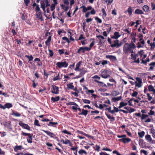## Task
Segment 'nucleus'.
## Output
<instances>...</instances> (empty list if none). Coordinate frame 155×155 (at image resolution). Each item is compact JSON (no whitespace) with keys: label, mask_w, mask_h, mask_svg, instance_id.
<instances>
[{"label":"nucleus","mask_w":155,"mask_h":155,"mask_svg":"<svg viewBox=\"0 0 155 155\" xmlns=\"http://www.w3.org/2000/svg\"><path fill=\"white\" fill-rule=\"evenodd\" d=\"M82 63L81 61H79L76 65V68L75 69V70L76 71H81V69H79V67Z\"/></svg>","instance_id":"4468645a"},{"label":"nucleus","mask_w":155,"mask_h":155,"mask_svg":"<svg viewBox=\"0 0 155 155\" xmlns=\"http://www.w3.org/2000/svg\"><path fill=\"white\" fill-rule=\"evenodd\" d=\"M148 101H150L153 98L152 97L150 96L149 93H147V94Z\"/></svg>","instance_id":"603ef678"},{"label":"nucleus","mask_w":155,"mask_h":155,"mask_svg":"<svg viewBox=\"0 0 155 155\" xmlns=\"http://www.w3.org/2000/svg\"><path fill=\"white\" fill-rule=\"evenodd\" d=\"M120 36V35H119V32H115L114 33V36L112 37L111 38L117 39Z\"/></svg>","instance_id":"2eb2a0df"},{"label":"nucleus","mask_w":155,"mask_h":155,"mask_svg":"<svg viewBox=\"0 0 155 155\" xmlns=\"http://www.w3.org/2000/svg\"><path fill=\"white\" fill-rule=\"evenodd\" d=\"M128 45L131 48L135 49L136 47L135 45L134 44L132 41H131V43L130 45Z\"/></svg>","instance_id":"c756f323"},{"label":"nucleus","mask_w":155,"mask_h":155,"mask_svg":"<svg viewBox=\"0 0 155 155\" xmlns=\"http://www.w3.org/2000/svg\"><path fill=\"white\" fill-rule=\"evenodd\" d=\"M132 8L131 7H129L128 8L127 12L130 15H131L132 14Z\"/></svg>","instance_id":"2f4dec72"},{"label":"nucleus","mask_w":155,"mask_h":155,"mask_svg":"<svg viewBox=\"0 0 155 155\" xmlns=\"http://www.w3.org/2000/svg\"><path fill=\"white\" fill-rule=\"evenodd\" d=\"M57 4H55V3H53L51 6V10L53 11L55 9V5Z\"/></svg>","instance_id":"49530a36"},{"label":"nucleus","mask_w":155,"mask_h":155,"mask_svg":"<svg viewBox=\"0 0 155 155\" xmlns=\"http://www.w3.org/2000/svg\"><path fill=\"white\" fill-rule=\"evenodd\" d=\"M127 104V103H125L124 102H121L120 104V106L118 107L119 108H121L126 106Z\"/></svg>","instance_id":"4be33fe9"},{"label":"nucleus","mask_w":155,"mask_h":155,"mask_svg":"<svg viewBox=\"0 0 155 155\" xmlns=\"http://www.w3.org/2000/svg\"><path fill=\"white\" fill-rule=\"evenodd\" d=\"M140 153H143L145 155H147V151L144 150H140Z\"/></svg>","instance_id":"5fc2aeb1"},{"label":"nucleus","mask_w":155,"mask_h":155,"mask_svg":"<svg viewBox=\"0 0 155 155\" xmlns=\"http://www.w3.org/2000/svg\"><path fill=\"white\" fill-rule=\"evenodd\" d=\"M48 50L49 52V55L51 57H52V56H53L54 54V53L53 52L52 50L49 49H48Z\"/></svg>","instance_id":"c03bdc74"},{"label":"nucleus","mask_w":155,"mask_h":155,"mask_svg":"<svg viewBox=\"0 0 155 155\" xmlns=\"http://www.w3.org/2000/svg\"><path fill=\"white\" fill-rule=\"evenodd\" d=\"M81 51H82V52L83 53H84L85 52V50H84V47H80L79 49H78V51H77V52L78 53H80V52Z\"/></svg>","instance_id":"cd10ccee"},{"label":"nucleus","mask_w":155,"mask_h":155,"mask_svg":"<svg viewBox=\"0 0 155 155\" xmlns=\"http://www.w3.org/2000/svg\"><path fill=\"white\" fill-rule=\"evenodd\" d=\"M148 89L150 91H152L154 89L152 85H150L148 87Z\"/></svg>","instance_id":"58836bf2"},{"label":"nucleus","mask_w":155,"mask_h":155,"mask_svg":"<svg viewBox=\"0 0 155 155\" xmlns=\"http://www.w3.org/2000/svg\"><path fill=\"white\" fill-rule=\"evenodd\" d=\"M150 132L151 133L152 135L153 134H155V130L153 128H151L150 129Z\"/></svg>","instance_id":"69168bd1"},{"label":"nucleus","mask_w":155,"mask_h":155,"mask_svg":"<svg viewBox=\"0 0 155 155\" xmlns=\"http://www.w3.org/2000/svg\"><path fill=\"white\" fill-rule=\"evenodd\" d=\"M142 62L141 63L143 64L146 65L147 63V62H149L150 61V60L149 58H147V59L146 61H144L143 59H142Z\"/></svg>","instance_id":"72a5a7b5"},{"label":"nucleus","mask_w":155,"mask_h":155,"mask_svg":"<svg viewBox=\"0 0 155 155\" xmlns=\"http://www.w3.org/2000/svg\"><path fill=\"white\" fill-rule=\"evenodd\" d=\"M82 100L83 102L85 104H90L91 102L90 101L88 100L83 99Z\"/></svg>","instance_id":"e433bc0d"},{"label":"nucleus","mask_w":155,"mask_h":155,"mask_svg":"<svg viewBox=\"0 0 155 155\" xmlns=\"http://www.w3.org/2000/svg\"><path fill=\"white\" fill-rule=\"evenodd\" d=\"M106 58L107 59H109L111 61H117V59L115 56L112 55H107Z\"/></svg>","instance_id":"1a4fd4ad"},{"label":"nucleus","mask_w":155,"mask_h":155,"mask_svg":"<svg viewBox=\"0 0 155 155\" xmlns=\"http://www.w3.org/2000/svg\"><path fill=\"white\" fill-rule=\"evenodd\" d=\"M138 94L137 92L136 91H134L132 94L131 96L133 97H136Z\"/></svg>","instance_id":"09e8293b"},{"label":"nucleus","mask_w":155,"mask_h":155,"mask_svg":"<svg viewBox=\"0 0 155 155\" xmlns=\"http://www.w3.org/2000/svg\"><path fill=\"white\" fill-rule=\"evenodd\" d=\"M111 72L107 70H104L103 71L101 74V76L104 78H107L110 77Z\"/></svg>","instance_id":"7ed1b4c3"},{"label":"nucleus","mask_w":155,"mask_h":155,"mask_svg":"<svg viewBox=\"0 0 155 155\" xmlns=\"http://www.w3.org/2000/svg\"><path fill=\"white\" fill-rule=\"evenodd\" d=\"M56 65L60 68L62 67L66 68L68 65V63L65 61L62 62H59L57 63Z\"/></svg>","instance_id":"39448f33"},{"label":"nucleus","mask_w":155,"mask_h":155,"mask_svg":"<svg viewBox=\"0 0 155 155\" xmlns=\"http://www.w3.org/2000/svg\"><path fill=\"white\" fill-rule=\"evenodd\" d=\"M137 81L135 82V87H137L138 88L141 87L142 86V80L140 78L137 77L136 78Z\"/></svg>","instance_id":"423d86ee"},{"label":"nucleus","mask_w":155,"mask_h":155,"mask_svg":"<svg viewBox=\"0 0 155 155\" xmlns=\"http://www.w3.org/2000/svg\"><path fill=\"white\" fill-rule=\"evenodd\" d=\"M128 113H131L134 112L135 111V110L134 108H132L131 107H129L128 109Z\"/></svg>","instance_id":"37998d69"},{"label":"nucleus","mask_w":155,"mask_h":155,"mask_svg":"<svg viewBox=\"0 0 155 155\" xmlns=\"http://www.w3.org/2000/svg\"><path fill=\"white\" fill-rule=\"evenodd\" d=\"M95 20L100 23H101L102 22L101 20L99 18H98V17H96L95 18Z\"/></svg>","instance_id":"6e6d98bb"},{"label":"nucleus","mask_w":155,"mask_h":155,"mask_svg":"<svg viewBox=\"0 0 155 155\" xmlns=\"http://www.w3.org/2000/svg\"><path fill=\"white\" fill-rule=\"evenodd\" d=\"M155 113V112L154 111L151 110H150L149 113H148V114L152 115H153Z\"/></svg>","instance_id":"680f3d73"},{"label":"nucleus","mask_w":155,"mask_h":155,"mask_svg":"<svg viewBox=\"0 0 155 155\" xmlns=\"http://www.w3.org/2000/svg\"><path fill=\"white\" fill-rule=\"evenodd\" d=\"M130 48L128 44H126L123 48V51L125 54H127L128 52L131 53H133V51Z\"/></svg>","instance_id":"20e7f679"},{"label":"nucleus","mask_w":155,"mask_h":155,"mask_svg":"<svg viewBox=\"0 0 155 155\" xmlns=\"http://www.w3.org/2000/svg\"><path fill=\"white\" fill-rule=\"evenodd\" d=\"M52 87L51 88V92L52 93L54 94H58L59 93V88L58 87L54 85H51Z\"/></svg>","instance_id":"0eeeda50"},{"label":"nucleus","mask_w":155,"mask_h":155,"mask_svg":"<svg viewBox=\"0 0 155 155\" xmlns=\"http://www.w3.org/2000/svg\"><path fill=\"white\" fill-rule=\"evenodd\" d=\"M63 2L64 4L66 5H68L69 4V2L68 0H64Z\"/></svg>","instance_id":"13d9d810"},{"label":"nucleus","mask_w":155,"mask_h":155,"mask_svg":"<svg viewBox=\"0 0 155 155\" xmlns=\"http://www.w3.org/2000/svg\"><path fill=\"white\" fill-rule=\"evenodd\" d=\"M105 114L107 118L109 119H110L111 121H113L115 120V118L114 117H112L110 115L108 114H107L106 113Z\"/></svg>","instance_id":"5701e85b"},{"label":"nucleus","mask_w":155,"mask_h":155,"mask_svg":"<svg viewBox=\"0 0 155 155\" xmlns=\"http://www.w3.org/2000/svg\"><path fill=\"white\" fill-rule=\"evenodd\" d=\"M150 46H151V49L153 50L155 47V44L154 42L153 43H150Z\"/></svg>","instance_id":"4c0bfd02"},{"label":"nucleus","mask_w":155,"mask_h":155,"mask_svg":"<svg viewBox=\"0 0 155 155\" xmlns=\"http://www.w3.org/2000/svg\"><path fill=\"white\" fill-rule=\"evenodd\" d=\"M66 104L67 105H74L76 107L78 106V105L74 102H68Z\"/></svg>","instance_id":"aec40b11"},{"label":"nucleus","mask_w":155,"mask_h":155,"mask_svg":"<svg viewBox=\"0 0 155 155\" xmlns=\"http://www.w3.org/2000/svg\"><path fill=\"white\" fill-rule=\"evenodd\" d=\"M120 94V92L117 91H114L112 92V94L114 96H116Z\"/></svg>","instance_id":"473e14b6"},{"label":"nucleus","mask_w":155,"mask_h":155,"mask_svg":"<svg viewBox=\"0 0 155 155\" xmlns=\"http://www.w3.org/2000/svg\"><path fill=\"white\" fill-rule=\"evenodd\" d=\"M103 65H104L108 64V61L107 60H103L101 63Z\"/></svg>","instance_id":"bf43d9fd"},{"label":"nucleus","mask_w":155,"mask_h":155,"mask_svg":"<svg viewBox=\"0 0 155 155\" xmlns=\"http://www.w3.org/2000/svg\"><path fill=\"white\" fill-rule=\"evenodd\" d=\"M12 115L16 117H19L21 116V114L17 112H13Z\"/></svg>","instance_id":"c9c22d12"},{"label":"nucleus","mask_w":155,"mask_h":155,"mask_svg":"<svg viewBox=\"0 0 155 155\" xmlns=\"http://www.w3.org/2000/svg\"><path fill=\"white\" fill-rule=\"evenodd\" d=\"M97 37L99 40L100 42H101V41L100 38H101V39H104V37L101 35H99L98 36H97Z\"/></svg>","instance_id":"a18cd8bd"},{"label":"nucleus","mask_w":155,"mask_h":155,"mask_svg":"<svg viewBox=\"0 0 155 155\" xmlns=\"http://www.w3.org/2000/svg\"><path fill=\"white\" fill-rule=\"evenodd\" d=\"M122 97L120 96V97H114L112 98V100L114 101H118L121 99Z\"/></svg>","instance_id":"7c9ffc66"},{"label":"nucleus","mask_w":155,"mask_h":155,"mask_svg":"<svg viewBox=\"0 0 155 155\" xmlns=\"http://www.w3.org/2000/svg\"><path fill=\"white\" fill-rule=\"evenodd\" d=\"M151 6L152 7V9L153 10L155 9V5L153 3H151Z\"/></svg>","instance_id":"338daca9"},{"label":"nucleus","mask_w":155,"mask_h":155,"mask_svg":"<svg viewBox=\"0 0 155 155\" xmlns=\"http://www.w3.org/2000/svg\"><path fill=\"white\" fill-rule=\"evenodd\" d=\"M100 155H109V154L107 153L106 152H101L99 153Z\"/></svg>","instance_id":"774afa93"},{"label":"nucleus","mask_w":155,"mask_h":155,"mask_svg":"<svg viewBox=\"0 0 155 155\" xmlns=\"http://www.w3.org/2000/svg\"><path fill=\"white\" fill-rule=\"evenodd\" d=\"M95 81L97 82V83H98V85H100L102 87H107L105 84H104L103 82L101 81H99L97 80H95Z\"/></svg>","instance_id":"ddd939ff"},{"label":"nucleus","mask_w":155,"mask_h":155,"mask_svg":"<svg viewBox=\"0 0 155 155\" xmlns=\"http://www.w3.org/2000/svg\"><path fill=\"white\" fill-rule=\"evenodd\" d=\"M80 8H83V12L84 13L86 12L87 10V8L84 5L82 6Z\"/></svg>","instance_id":"a19ab883"},{"label":"nucleus","mask_w":155,"mask_h":155,"mask_svg":"<svg viewBox=\"0 0 155 155\" xmlns=\"http://www.w3.org/2000/svg\"><path fill=\"white\" fill-rule=\"evenodd\" d=\"M41 7L44 12H46L45 8L50 5L48 0H40Z\"/></svg>","instance_id":"f257e3e1"},{"label":"nucleus","mask_w":155,"mask_h":155,"mask_svg":"<svg viewBox=\"0 0 155 155\" xmlns=\"http://www.w3.org/2000/svg\"><path fill=\"white\" fill-rule=\"evenodd\" d=\"M136 116L140 117H141V120H143L146 123L150 122L151 121V120L150 118H148L147 120L145 119L146 117H148V115H147L143 114L142 115H141V114L140 113H137L135 114Z\"/></svg>","instance_id":"f03ea898"},{"label":"nucleus","mask_w":155,"mask_h":155,"mask_svg":"<svg viewBox=\"0 0 155 155\" xmlns=\"http://www.w3.org/2000/svg\"><path fill=\"white\" fill-rule=\"evenodd\" d=\"M138 134L140 137L142 138L144 135L145 132L143 131H142L140 132H138Z\"/></svg>","instance_id":"c85d7f7f"},{"label":"nucleus","mask_w":155,"mask_h":155,"mask_svg":"<svg viewBox=\"0 0 155 155\" xmlns=\"http://www.w3.org/2000/svg\"><path fill=\"white\" fill-rule=\"evenodd\" d=\"M73 83H71L67 84V87L68 89H73L74 88V86L72 85Z\"/></svg>","instance_id":"bb28decb"},{"label":"nucleus","mask_w":155,"mask_h":155,"mask_svg":"<svg viewBox=\"0 0 155 155\" xmlns=\"http://www.w3.org/2000/svg\"><path fill=\"white\" fill-rule=\"evenodd\" d=\"M101 11L103 13V16L104 17H106L107 15V14L106 11L104 8H102L101 9Z\"/></svg>","instance_id":"79ce46f5"},{"label":"nucleus","mask_w":155,"mask_h":155,"mask_svg":"<svg viewBox=\"0 0 155 155\" xmlns=\"http://www.w3.org/2000/svg\"><path fill=\"white\" fill-rule=\"evenodd\" d=\"M32 134H30V135L28 137V138L27 139V141L28 143H31L32 142Z\"/></svg>","instance_id":"6ab92c4d"},{"label":"nucleus","mask_w":155,"mask_h":155,"mask_svg":"<svg viewBox=\"0 0 155 155\" xmlns=\"http://www.w3.org/2000/svg\"><path fill=\"white\" fill-rule=\"evenodd\" d=\"M84 135L85 136H86V137H88L89 138H91V139H94V137L92 136H91V135H89L86 134H85Z\"/></svg>","instance_id":"052dcab7"},{"label":"nucleus","mask_w":155,"mask_h":155,"mask_svg":"<svg viewBox=\"0 0 155 155\" xmlns=\"http://www.w3.org/2000/svg\"><path fill=\"white\" fill-rule=\"evenodd\" d=\"M35 11L37 12H40L41 11L40 10V7H39V5H38L36 6V7L35 8Z\"/></svg>","instance_id":"4d7b16f0"},{"label":"nucleus","mask_w":155,"mask_h":155,"mask_svg":"<svg viewBox=\"0 0 155 155\" xmlns=\"http://www.w3.org/2000/svg\"><path fill=\"white\" fill-rule=\"evenodd\" d=\"M19 124L23 128L29 130H30V128L28 124H25L22 123V122H19Z\"/></svg>","instance_id":"6e6552de"},{"label":"nucleus","mask_w":155,"mask_h":155,"mask_svg":"<svg viewBox=\"0 0 155 155\" xmlns=\"http://www.w3.org/2000/svg\"><path fill=\"white\" fill-rule=\"evenodd\" d=\"M24 1L26 6H28V4L30 2L29 0H24Z\"/></svg>","instance_id":"0e129e2a"},{"label":"nucleus","mask_w":155,"mask_h":155,"mask_svg":"<svg viewBox=\"0 0 155 155\" xmlns=\"http://www.w3.org/2000/svg\"><path fill=\"white\" fill-rule=\"evenodd\" d=\"M22 149V146H16L14 147V151L17 152L18 150H21Z\"/></svg>","instance_id":"dca6fc26"},{"label":"nucleus","mask_w":155,"mask_h":155,"mask_svg":"<svg viewBox=\"0 0 155 155\" xmlns=\"http://www.w3.org/2000/svg\"><path fill=\"white\" fill-rule=\"evenodd\" d=\"M143 9L144 11L147 12L149 11V7L147 5H144L143 7Z\"/></svg>","instance_id":"b1692460"},{"label":"nucleus","mask_w":155,"mask_h":155,"mask_svg":"<svg viewBox=\"0 0 155 155\" xmlns=\"http://www.w3.org/2000/svg\"><path fill=\"white\" fill-rule=\"evenodd\" d=\"M117 137L119 138H126V135L125 134L122 135H118Z\"/></svg>","instance_id":"de8ad7c7"},{"label":"nucleus","mask_w":155,"mask_h":155,"mask_svg":"<svg viewBox=\"0 0 155 155\" xmlns=\"http://www.w3.org/2000/svg\"><path fill=\"white\" fill-rule=\"evenodd\" d=\"M131 140V139L129 138H121L118 140L119 141L122 142L124 143H128Z\"/></svg>","instance_id":"9b49d317"},{"label":"nucleus","mask_w":155,"mask_h":155,"mask_svg":"<svg viewBox=\"0 0 155 155\" xmlns=\"http://www.w3.org/2000/svg\"><path fill=\"white\" fill-rule=\"evenodd\" d=\"M62 38L64 40L66 41L68 43H69L70 42L68 38L66 37H63Z\"/></svg>","instance_id":"3c124183"},{"label":"nucleus","mask_w":155,"mask_h":155,"mask_svg":"<svg viewBox=\"0 0 155 155\" xmlns=\"http://www.w3.org/2000/svg\"><path fill=\"white\" fill-rule=\"evenodd\" d=\"M5 107L6 108H9L12 107V105L11 103H7L5 104Z\"/></svg>","instance_id":"a878e982"},{"label":"nucleus","mask_w":155,"mask_h":155,"mask_svg":"<svg viewBox=\"0 0 155 155\" xmlns=\"http://www.w3.org/2000/svg\"><path fill=\"white\" fill-rule=\"evenodd\" d=\"M114 44H112L111 46L112 47H114L117 46V47L120 46L122 45L121 43H119V40H115L114 41Z\"/></svg>","instance_id":"9d476101"},{"label":"nucleus","mask_w":155,"mask_h":155,"mask_svg":"<svg viewBox=\"0 0 155 155\" xmlns=\"http://www.w3.org/2000/svg\"><path fill=\"white\" fill-rule=\"evenodd\" d=\"M25 57L28 59L29 61H32L33 58L32 55L28 56L26 55L25 56Z\"/></svg>","instance_id":"ea45409f"},{"label":"nucleus","mask_w":155,"mask_h":155,"mask_svg":"<svg viewBox=\"0 0 155 155\" xmlns=\"http://www.w3.org/2000/svg\"><path fill=\"white\" fill-rule=\"evenodd\" d=\"M88 113V111L87 110H84V109H82V112L81 113L79 114V115H83L85 116H86L87 115Z\"/></svg>","instance_id":"412c9836"},{"label":"nucleus","mask_w":155,"mask_h":155,"mask_svg":"<svg viewBox=\"0 0 155 155\" xmlns=\"http://www.w3.org/2000/svg\"><path fill=\"white\" fill-rule=\"evenodd\" d=\"M134 13L136 14H143L142 11L139 9H136L134 12Z\"/></svg>","instance_id":"a211bd4d"},{"label":"nucleus","mask_w":155,"mask_h":155,"mask_svg":"<svg viewBox=\"0 0 155 155\" xmlns=\"http://www.w3.org/2000/svg\"><path fill=\"white\" fill-rule=\"evenodd\" d=\"M59 100V96L57 97H51V100L53 101V102H55L56 101H58Z\"/></svg>","instance_id":"393cba45"},{"label":"nucleus","mask_w":155,"mask_h":155,"mask_svg":"<svg viewBox=\"0 0 155 155\" xmlns=\"http://www.w3.org/2000/svg\"><path fill=\"white\" fill-rule=\"evenodd\" d=\"M63 132L68 134L71 135V134L70 132H68L66 130H64L63 131Z\"/></svg>","instance_id":"e2e57ef3"},{"label":"nucleus","mask_w":155,"mask_h":155,"mask_svg":"<svg viewBox=\"0 0 155 155\" xmlns=\"http://www.w3.org/2000/svg\"><path fill=\"white\" fill-rule=\"evenodd\" d=\"M34 124L35 125H36L38 126H40V125L38 123V121L36 119H35V120Z\"/></svg>","instance_id":"8fccbe9b"},{"label":"nucleus","mask_w":155,"mask_h":155,"mask_svg":"<svg viewBox=\"0 0 155 155\" xmlns=\"http://www.w3.org/2000/svg\"><path fill=\"white\" fill-rule=\"evenodd\" d=\"M59 74H58L57 76H56V77H55L53 79V80L54 81H56V80H58L60 79L61 78H59Z\"/></svg>","instance_id":"864d4df0"},{"label":"nucleus","mask_w":155,"mask_h":155,"mask_svg":"<svg viewBox=\"0 0 155 155\" xmlns=\"http://www.w3.org/2000/svg\"><path fill=\"white\" fill-rule=\"evenodd\" d=\"M58 123L57 122H49L48 125L49 126H53L54 125L58 124Z\"/></svg>","instance_id":"f704fd0d"},{"label":"nucleus","mask_w":155,"mask_h":155,"mask_svg":"<svg viewBox=\"0 0 155 155\" xmlns=\"http://www.w3.org/2000/svg\"><path fill=\"white\" fill-rule=\"evenodd\" d=\"M42 130L46 133L48 136H49L51 137L54 138L55 136V135L53 133H51L48 131L45 130Z\"/></svg>","instance_id":"f8f14e48"},{"label":"nucleus","mask_w":155,"mask_h":155,"mask_svg":"<svg viewBox=\"0 0 155 155\" xmlns=\"http://www.w3.org/2000/svg\"><path fill=\"white\" fill-rule=\"evenodd\" d=\"M145 139L149 142H150L152 140V139L150 135L149 134L145 136Z\"/></svg>","instance_id":"f3484780"}]
</instances>
